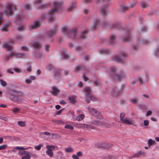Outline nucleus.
Returning <instances> with one entry per match:
<instances>
[{
  "label": "nucleus",
  "instance_id": "53",
  "mask_svg": "<svg viewBox=\"0 0 159 159\" xmlns=\"http://www.w3.org/2000/svg\"><path fill=\"white\" fill-rule=\"evenodd\" d=\"M97 116H95L96 118L98 119H102V117L101 115V114L98 112V113H96Z\"/></svg>",
  "mask_w": 159,
  "mask_h": 159
},
{
  "label": "nucleus",
  "instance_id": "33",
  "mask_svg": "<svg viewBox=\"0 0 159 159\" xmlns=\"http://www.w3.org/2000/svg\"><path fill=\"white\" fill-rule=\"evenodd\" d=\"M141 5L143 8H144L148 6V4L147 3L143 2H141Z\"/></svg>",
  "mask_w": 159,
  "mask_h": 159
},
{
  "label": "nucleus",
  "instance_id": "54",
  "mask_svg": "<svg viewBox=\"0 0 159 159\" xmlns=\"http://www.w3.org/2000/svg\"><path fill=\"white\" fill-rule=\"evenodd\" d=\"M50 48V45L48 44H46L45 46V51L47 52L49 51V48Z\"/></svg>",
  "mask_w": 159,
  "mask_h": 159
},
{
  "label": "nucleus",
  "instance_id": "35",
  "mask_svg": "<svg viewBox=\"0 0 159 159\" xmlns=\"http://www.w3.org/2000/svg\"><path fill=\"white\" fill-rule=\"evenodd\" d=\"M46 148L48 150H54L55 149V147L53 145H47L46 146Z\"/></svg>",
  "mask_w": 159,
  "mask_h": 159
},
{
  "label": "nucleus",
  "instance_id": "42",
  "mask_svg": "<svg viewBox=\"0 0 159 159\" xmlns=\"http://www.w3.org/2000/svg\"><path fill=\"white\" fill-rule=\"evenodd\" d=\"M46 69L48 70H50L53 69V67L51 64H48L47 65Z\"/></svg>",
  "mask_w": 159,
  "mask_h": 159
},
{
  "label": "nucleus",
  "instance_id": "6",
  "mask_svg": "<svg viewBox=\"0 0 159 159\" xmlns=\"http://www.w3.org/2000/svg\"><path fill=\"white\" fill-rule=\"evenodd\" d=\"M84 91L86 93V98H90L91 100H94V98L90 94L91 89L88 87H86L84 89Z\"/></svg>",
  "mask_w": 159,
  "mask_h": 159
},
{
  "label": "nucleus",
  "instance_id": "14",
  "mask_svg": "<svg viewBox=\"0 0 159 159\" xmlns=\"http://www.w3.org/2000/svg\"><path fill=\"white\" fill-rule=\"evenodd\" d=\"M52 91H51V93L53 96H56L57 94L59 92V90L57 88L56 86H53L52 88Z\"/></svg>",
  "mask_w": 159,
  "mask_h": 159
},
{
  "label": "nucleus",
  "instance_id": "63",
  "mask_svg": "<svg viewBox=\"0 0 159 159\" xmlns=\"http://www.w3.org/2000/svg\"><path fill=\"white\" fill-rule=\"evenodd\" d=\"M121 8L123 11H125L127 10L128 7L125 6L123 5L121 7Z\"/></svg>",
  "mask_w": 159,
  "mask_h": 159
},
{
  "label": "nucleus",
  "instance_id": "62",
  "mask_svg": "<svg viewBox=\"0 0 159 159\" xmlns=\"http://www.w3.org/2000/svg\"><path fill=\"white\" fill-rule=\"evenodd\" d=\"M7 73H10L11 74H13V71L10 69H8L7 70Z\"/></svg>",
  "mask_w": 159,
  "mask_h": 159
},
{
  "label": "nucleus",
  "instance_id": "52",
  "mask_svg": "<svg viewBox=\"0 0 159 159\" xmlns=\"http://www.w3.org/2000/svg\"><path fill=\"white\" fill-rule=\"evenodd\" d=\"M21 50L22 51H28V48L26 46H22L21 47Z\"/></svg>",
  "mask_w": 159,
  "mask_h": 159
},
{
  "label": "nucleus",
  "instance_id": "16",
  "mask_svg": "<svg viewBox=\"0 0 159 159\" xmlns=\"http://www.w3.org/2000/svg\"><path fill=\"white\" fill-rule=\"evenodd\" d=\"M10 25V24L7 23L3 26L1 30L2 31L7 32L8 31V27Z\"/></svg>",
  "mask_w": 159,
  "mask_h": 159
},
{
  "label": "nucleus",
  "instance_id": "11",
  "mask_svg": "<svg viewBox=\"0 0 159 159\" xmlns=\"http://www.w3.org/2000/svg\"><path fill=\"white\" fill-rule=\"evenodd\" d=\"M122 123L128 125H133L134 123L132 120L128 118L125 117L121 122Z\"/></svg>",
  "mask_w": 159,
  "mask_h": 159
},
{
  "label": "nucleus",
  "instance_id": "43",
  "mask_svg": "<svg viewBox=\"0 0 159 159\" xmlns=\"http://www.w3.org/2000/svg\"><path fill=\"white\" fill-rule=\"evenodd\" d=\"M80 127L84 128H90L91 127L89 125L85 124H81L80 125Z\"/></svg>",
  "mask_w": 159,
  "mask_h": 159
},
{
  "label": "nucleus",
  "instance_id": "19",
  "mask_svg": "<svg viewBox=\"0 0 159 159\" xmlns=\"http://www.w3.org/2000/svg\"><path fill=\"white\" fill-rule=\"evenodd\" d=\"M76 96L73 95L71 97H69L68 98V100L70 102L72 103H74L75 102V99L76 98Z\"/></svg>",
  "mask_w": 159,
  "mask_h": 159
},
{
  "label": "nucleus",
  "instance_id": "4",
  "mask_svg": "<svg viewBox=\"0 0 159 159\" xmlns=\"http://www.w3.org/2000/svg\"><path fill=\"white\" fill-rule=\"evenodd\" d=\"M12 5L10 4H8L6 6L4 13L6 15L11 16L13 14V9Z\"/></svg>",
  "mask_w": 159,
  "mask_h": 159
},
{
  "label": "nucleus",
  "instance_id": "56",
  "mask_svg": "<svg viewBox=\"0 0 159 159\" xmlns=\"http://www.w3.org/2000/svg\"><path fill=\"white\" fill-rule=\"evenodd\" d=\"M99 23V21L98 20H97L94 22L93 25V27L94 28L98 25Z\"/></svg>",
  "mask_w": 159,
  "mask_h": 159
},
{
  "label": "nucleus",
  "instance_id": "15",
  "mask_svg": "<svg viewBox=\"0 0 159 159\" xmlns=\"http://www.w3.org/2000/svg\"><path fill=\"white\" fill-rule=\"evenodd\" d=\"M107 6L102 7L101 11V13L103 15H106L107 13Z\"/></svg>",
  "mask_w": 159,
  "mask_h": 159
},
{
  "label": "nucleus",
  "instance_id": "7",
  "mask_svg": "<svg viewBox=\"0 0 159 159\" xmlns=\"http://www.w3.org/2000/svg\"><path fill=\"white\" fill-rule=\"evenodd\" d=\"M61 72L63 73V74L66 75H68L69 73V72L68 71L64 70L61 71V70H56L54 71L53 75L54 77L56 78H57L60 76V73Z\"/></svg>",
  "mask_w": 159,
  "mask_h": 159
},
{
  "label": "nucleus",
  "instance_id": "61",
  "mask_svg": "<svg viewBox=\"0 0 159 159\" xmlns=\"http://www.w3.org/2000/svg\"><path fill=\"white\" fill-rule=\"evenodd\" d=\"M87 32L86 31H84L82 32L81 35L80 36V38L82 39H84V36L85 35L86 33H87Z\"/></svg>",
  "mask_w": 159,
  "mask_h": 159
},
{
  "label": "nucleus",
  "instance_id": "27",
  "mask_svg": "<svg viewBox=\"0 0 159 159\" xmlns=\"http://www.w3.org/2000/svg\"><path fill=\"white\" fill-rule=\"evenodd\" d=\"M137 81H138L140 84H142L143 82L142 80H130V83L132 84H135Z\"/></svg>",
  "mask_w": 159,
  "mask_h": 159
},
{
  "label": "nucleus",
  "instance_id": "36",
  "mask_svg": "<svg viewBox=\"0 0 159 159\" xmlns=\"http://www.w3.org/2000/svg\"><path fill=\"white\" fill-rule=\"evenodd\" d=\"M65 128L66 129H69L71 130H73L74 129V127L69 124H67L65 126Z\"/></svg>",
  "mask_w": 159,
  "mask_h": 159
},
{
  "label": "nucleus",
  "instance_id": "64",
  "mask_svg": "<svg viewBox=\"0 0 159 159\" xmlns=\"http://www.w3.org/2000/svg\"><path fill=\"white\" fill-rule=\"evenodd\" d=\"M144 124L145 126H148L149 124L148 121L147 120H145L144 121Z\"/></svg>",
  "mask_w": 159,
  "mask_h": 159
},
{
  "label": "nucleus",
  "instance_id": "40",
  "mask_svg": "<svg viewBox=\"0 0 159 159\" xmlns=\"http://www.w3.org/2000/svg\"><path fill=\"white\" fill-rule=\"evenodd\" d=\"M43 146L42 144H39L38 146H36L34 147L35 149L38 151L40 150L41 149V147Z\"/></svg>",
  "mask_w": 159,
  "mask_h": 159
},
{
  "label": "nucleus",
  "instance_id": "58",
  "mask_svg": "<svg viewBox=\"0 0 159 159\" xmlns=\"http://www.w3.org/2000/svg\"><path fill=\"white\" fill-rule=\"evenodd\" d=\"M2 16V13H0V26L2 24L3 22Z\"/></svg>",
  "mask_w": 159,
  "mask_h": 159
},
{
  "label": "nucleus",
  "instance_id": "34",
  "mask_svg": "<svg viewBox=\"0 0 159 159\" xmlns=\"http://www.w3.org/2000/svg\"><path fill=\"white\" fill-rule=\"evenodd\" d=\"M76 3L75 2L72 3L68 8V10L69 11H71L72 9L76 6Z\"/></svg>",
  "mask_w": 159,
  "mask_h": 159
},
{
  "label": "nucleus",
  "instance_id": "48",
  "mask_svg": "<svg viewBox=\"0 0 159 159\" xmlns=\"http://www.w3.org/2000/svg\"><path fill=\"white\" fill-rule=\"evenodd\" d=\"M93 123L95 125H102V123L101 121H96L94 122Z\"/></svg>",
  "mask_w": 159,
  "mask_h": 159
},
{
  "label": "nucleus",
  "instance_id": "1",
  "mask_svg": "<svg viewBox=\"0 0 159 159\" xmlns=\"http://www.w3.org/2000/svg\"><path fill=\"white\" fill-rule=\"evenodd\" d=\"M53 8L51 9L48 12V16L49 20L52 21L54 19V14L55 12L58 11L61 9L63 3H60L59 2L55 1L53 3Z\"/></svg>",
  "mask_w": 159,
  "mask_h": 159
},
{
  "label": "nucleus",
  "instance_id": "22",
  "mask_svg": "<svg viewBox=\"0 0 159 159\" xmlns=\"http://www.w3.org/2000/svg\"><path fill=\"white\" fill-rule=\"evenodd\" d=\"M24 17V16L21 13H19L17 15L16 19L17 20H20Z\"/></svg>",
  "mask_w": 159,
  "mask_h": 159
},
{
  "label": "nucleus",
  "instance_id": "60",
  "mask_svg": "<svg viewBox=\"0 0 159 159\" xmlns=\"http://www.w3.org/2000/svg\"><path fill=\"white\" fill-rule=\"evenodd\" d=\"M62 57L63 59H66L68 58V56L67 54L65 53L62 55Z\"/></svg>",
  "mask_w": 159,
  "mask_h": 159
},
{
  "label": "nucleus",
  "instance_id": "41",
  "mask_svg": "<svg viewBox=\"0 0 159 159\" xmlns=\"http://www.w3.org/2000/svg\"><path fill=\"white\" fill-rule=\"evenodd\" d=\"M31 157L29 154H26V155L22 157V159H30Z\"/></svg>",
  "mask_w": 159,
  "mask_h": 159
},
{
  "label": "nucleus",
  "instance_id": "46",
  "mask_svg": "<svg viewBox=\"0 0 159 159\" xmlns=\"http://www.w3.org/2000/svg\"><path fill=\"white\" fill-rule=\"evenodd\" d=\"M130 101L132 103L136 104L137 103V100L135 98H134L130 100Z\"/></svg>",
  "mask_w": 159,
  "mask_h": 159
},
{
  "label": "nucleus",
  "instance_id": "32",
  "mask_svg": "<svg viewBox=\"0 0 159 159\" xmlns=\"http://www.w3.org/2000/svg\"><path fill=\"white\" fill-rule=\"evenodd\" d=\"M81 66H77L75 68L74 72L75 73H77L81 70Z\"/></svg>",
  "mask_w": 159,
  "mask_h": 159
},
{
  "label": "nucleus",
  "instance_id": "8",
  "mask_svg": "<svg viewBox=\"0 0 159 159\" xmlns=\"http://www.w3.org/2000/svg\"><path fill=\"white\" fill-rule=\"evenodd\" d=\"M10 55H12V57L14 56L18 58H22L25 56V54L23 53H16L13 51L10 52Z\"/></svg>",
  "mask_w": 159,
  "mask_h": 159
},
{
  "label": "nucleus",
  "instance_id": "21",
  "mask_svg": "<svg viewBox=\"0 0 159 159\" xmlns=\"http://www.w3.org/2000/svg\"><path fill=\"white\" fill-rule=\"evenodd\" d=\"M116 39V37L113 35H111L110 38V44H113L115 42V40Z\"/></svg>",
  "mask_w": 159,
  "mask_h": 159
},
{
  "label": "nucleus",
  "instance_id": "30",
  "mask_svg": "<svg viewBox=\"0 0 159 159\" xmlns=\"http://www.w3.org/2000/svg\"><path fill=\"white\" fill-rule=\"evenodd\" d=\"M73 150L71 147H69L65 149V151L66 152H71L73 151Z\"/></svg>",
  "mask_w": 159,
  "mask_h": 159
},
{
  "label": "nucleus",
  "instance_id": "12",
  "mask_svg": "<svg viewBox=\"0 0 159 159\" xmlns=\"http://www.w3.org/2000/svg\"><path fill=\"white\" fill-rule=\"evenodd\" d=\"M120 90H117L116 88H113L111 90L112 95L115 97H117L120 94Z\"/></svg>",
  "mask_w": 159,
  "mask_h": 159
},
{
  "label": "nucleus",
  "instance_id": "49",
  "mask_svg": "<svg viewBox=\"0 0 159 159\" xmlns=\"http://www.w3.org/2000/svg\"><path fill=\"white\" fill-rule=\"evenodd\" d=\"M93 83L96 86H99L100 84L99 80H94Z\"/></svg>",
  "mask_w": 159,
  "mask_h": 159
},
{
  "label": "nucleus",
  "instance_id": "9",
  "mask_svg": "<svg viewBox=\"0 0 159 159\" xmlns=\"http://www.w3.org/2000/svg\"><path fill=\"white\" fill-rule=\"evenodd\" d=\"M130 32L128 30L125 34V35L123 38V41L125 42H128L130 41L131 38Z\"/></svg>",
  "mask_w": 159,
  "mask_h": 159
},
{
  "label": "nucleus",
  "instance_id": "39",
  "mask_svg": "<svg viewBox=\"0 0 159 159\" xmlns=\"http://www.w3.org/2000/svg\"><path fill=\"white\" fill-rule=\"evenodd\" d=\"M18 124L21 127H24L25 126V122L22 121H19L17 122Z\"/></svg>",
  "mask_w": 159,
  "mask_h": 159
},
{
  "label": "nucleus",
  "instance_id": "37",
  "mask_svg": "<svg viewBox=\"0 0 159 159\" xmlns=\"http://www.w3.org/2000/svg\"><path fill=\"white\" fill-rule=\"evenodd\" d=\"M13 70L15 71L17 73H20L21 72V70L20 68H19L16 67H14Z\"/></svg>",
  "mask_w": 159,
  "mask_h": 159
},
{
  "label": "nucleus",
  "instance_id": "2",
  "mask_svg": "<svg viewBox=\"0 0 159 159\" xmlns=\"http://www.w3.org/2000/svg\"><path fill=\"white\" fill-rule=\"evenodd\" d=\"M110 71L111 73V78L114 80H121L125 78V76L124 74H117L116 73V70L113 67L109 68Z\"/></svg>",
  "mask_w": 159,
  "mask_h": 159
},
{
  "label": "nucleus",
  "instance_id": "38",
  "mask_svg": "<svg viewBox=\"0 0 159 159\" xmlns=\"http://www.w3.org/2000/svg\"><path fill=\"white\" fill-rule=\"evenodd\" d=\"M12 111L15 114L16 112H19L20 109L17 107H14L12 110Z\"/></svg>",
  "mask_w": 159,
  "mask_h": 159
},
{
  "label": "nucleus",
  "instance_id": "3",
  "mask_svg": "<svg viewBox=\"0 0 159 159\" xmlns=\"http://www.w3.org/2000/svg\"><path fill=\"white\" fill-rule=\"evenodd\" d=\"M126 53L124 52H121L119 56L115 55L114 56L112 60L113 61L117 62L123 63L125 59L126 56Z\"/></svg>",
  "mask_w": 159,
  "mask_h": 159
},
{
  "label": "nucleus",
  "instance_id": "59",
  "mask_svg": "<svg viewBox=\"0 0 159 159\" xmlns=\"http://www.w3.org/2000/svg\"><path fill=\"white\" fill-rule=\"evenodd\" d=\"M0 83L2 85V86H6V82L3 80H0Z\"/></svg>",
  "mask_w": 159,
  "mask_h": 159
},
{
  "label": "nucleus",
  "instance_id": "47",
  "mask_svg": "<svg viewBox=\"0 0 159 159\" xmlns=\"http://www.w3.org/2000/svg\"><path fill=\"white\" fill-rule=\"evenodd\" d=\"M7 147V146L5 144L2 145L0 146V150H4Z\"/></svg>",
  "mask_w": 159,
  "mask_h": 159
},
{
  "label": "nucleus",
  "instance_id": "13",
  "mask_svg": "<svg viewBox=\"0 0 159 159\" xmlns=\"http://www.w3.org/2000/svg\"><path fill=\"white\" fill-rule=\"evenodd\" d=\"M88 110L89 111V112L94 116H97V115L96 114V113H98V112L95 109L89 107L88 108Z\"/></svg>",
  "mask_w": 159,
  "mask_h": 159
},
{
  "label": "nucleus",
  "instance_id": "23",
  "mask_svg": "<svg viewBox=\"0 0 159 159\" xmlns=\"http://www.w3.org/2000/svg\"><path fill=\"white\" fill-rule=\"evenodd\" d=\"M50 134V133L48 132H41L39 134L40 137L41 138H44L45 137V135H49Z\"/></svg>",
  "mask_w": 159,
  "mask_h": 159
},
{
  "label": "nucleus",
  "instance_id": "20",
  "mask_svg": "<svg viewBox=\"0 0 159 159\" xmlns=\"http://www.w3.org/2000/svg\"><path fill=\"white\" fill-rule=\"evenodd\" d=\"M10 99L17 102H19L21 101V99L20 98H18L16 96L10 97Z\"/></svg>",
  "mask_w": 159,
  "mask_h": 159
},
{
  "label": "nucleus",
  "instance_id": "29",
  "mask_svg": "<svg viewBox=\"0 0 159 159\" xmlns=\"http://www.w3.org/2000/svg\"><path fill=\"white\" fill-rule=\"evenodd\" d=\"M154 141H153L152 139H148V146H149V147H150L152 144H154Z\"/></svg>",
  "mask_w": 159,
  "mask_h": 159
},
{
  "label": "nucleus",
  "instance_id": "10",
  "mask_svg": "<svg viewBox=\"0 0 159 159\" xmlns=\"http://www.w3.org/2000/svg\"><path fill=\"white\" fill-rule=\"evenodd\" d=\"M57 32V29L55 28L48 32L47 34V36L48 38L52 37L53 35L55 34Z\"/></svg>",
  "mask_w": 159,
  "mask_h": 159
},
{
  "label": "nucleus",
  "instance_id": "26",
  "mask_svg": "<svg viewBox=\"0 0 159 159\" xmlns=\"http://www.w3.org/2000/svg\"><path fill=\"white\" fill-rule=\"evenodd\" d=\"M98 52L101 54H106L108 53L109 52V51L108 50H105L103 49H101L99 50Z\"/></svg>",
  "mask_w": 159,
  "mask_h": 159
},
{
  "label": "nucleus",
  "instance_id": "51",
  "mask_svg": "<svg viewBox=\"0 0 159 159\" xmlns=\"http://www.w3.org/2000/svg\"><path fill=\"white\" fill-rule=\"evenodd\" d=\"M68 30V28L66 26L64 27H63L62 29V32L63 33H65Z\"/></svg>",
  "mask_w": 159,
  "mask_h": 159
},
{
  "label": "nucleus",
  "instance_id": "31",
  "mask_svg": "<svg viewBox=\"0 0 159 159\" xmlns=\"http://www.w3.org/2000/svg\"><path fill=\"white\" fill-rule=\"evenodd\" d=\"M84 118V116L82 114L79 115L77 118V120L80 121L82 120Z\"/></svg>",
  "mask_w": 159,
  "mask_h": 159
},
{
  "label": "nucleus",
  "instance_id": "50",
  "mask_svg": "<svg viewBox=\"0 0 159 159\" xmlns=\"http://www.w3.org/2000/svg\"><path fill=\"white\" fill-rule=\"evenodd\" d=\"M25 9L29 10L31 9V7L30 5L28 4H26L25 5L24 7Z\"/></svg>",
  "mask_w": 159,
  "mask_h": 159
},
{
  "label": "nucleus",
  "instance_id": "28",
  "mask_svg": "<svg viewBox=\"0 0 159 159\" xmlns=\"http://www.w3.org/2000/svg\"><path fill=\"white\" fill-rule=\"evenodd\" d=\"M105 159H117V157L115 156L109 155L106 156Z\"/></svg>",
  "mask_w": 159,
  "mask_h": 159
},
{
  "label": "nucleus",
  "instance_id": "45",
  "mask_svg": "<svg viewBox=\"0 0 159 159\" xmlns=\"http://www.w3.org/2000/svg\"><path fill=\"white\" fill-rule=\"evenodd\" d=\"M76 29H75L73 30L70 31V32L71 34H73L74 35V37L76 35Z\"/></svg>",
  "mask_w": 159,
  "mask_h": 159
},
{
  "label": "nucleus",
  "instance_id": "55",
  "mask_svg": "<svg viewBox=\"0 0 159 159\" xmlns=\"http://www.w3.org/2000/svg\"><path fill=\"white\" fill-rule=\"evenodd\" d=\"M27 153V152L26 151H20L18 153V154L19 155H25Z\"/></svg>",
  "mask_w": 159,
  "mask_h": 159
},
{
  "label": "nucleus",
  "instance_id": "44",
  "mask_svg": "<svg viewBox=\"0 0 159 159\" xmlns=\"http://www.w3.org/2000/svg\"><path fill=\"white\" fill-rule=\"evenodd\" d=\"M125 116V114L123 113H121L120 114V118L121 122L124 120V117Z\"/></svg>",
  "mask_w": 159,
  "mask_h": 159
},
{
  "label": "nucleus",
  "instance_id": "5",
  "mask_svg": "<svg viewBox=\"0 0 159 159\" xmlns=\"http://www.w3.org/2000/svg\"><path fill=\"white\" fill-rule=\"evenodd\" d=\"M13 43L11 41L4 42L2 45L3 48H5L7 51H11L12 50Z\"/></svg>",
  "mask_w": 159,
  "mask_h": 159
},
{
  "label": "nucleus",
  "instance_id": "25",
  "mask_svg": "<svg viewBox=\"0 0 159 159\" xmlns=\"http://www.w3.org/2000/svg\"><path fill=\"white\" fill-rule=\"evenodd\" d=\"M46 153L50 157H52L53 156V152L52 150L48 149L46 151Z\"/></svg>",
  "mask_w": 159,
  "mask_h": 159
},
{
  "label": "nucleus",
  "instance_id": "17",
  "mask_svg": "<svg viewBox=\"0 0 159 159\" xmlns=\"http://www.w3.org/2000/svg\"><path fill=\"white\" fill-rule=\"evenodd\" d=\"M39 26V23L38 22H36L31 26V28L32 29H34L38 28Z\"/></svg>",
  "mask_w": 159,
  "mask_h": 159
},
{
  "label": "nucleus",
  "instance_id": "18",
  "mask_svg": "<svg viewBox=\"0 0 159 159\" xmlns=\"http://www.w3.org/2000/svg\"><path fill=\"white\" fill-rule=\"evenodd\" d=\"M33 47L35 48H39L41 47V44L39 42H36L33 43Z\"/></svg>",
  "mask_w": 159,
  "mask_h": 159
},
{
  "label": "nucleus",
  "instance_id": "24",
  "mask_svg": "<svg viewBox=\"0 0 159 159\" xmlns=\"http://www.w3.org/2000/svg\"><path fill=\"white\" fill-rule=\"evenodd\" d=\"M12 57V55H10V52L9 53V55H5L4 57L3 60L6 61H8L10 59V58Z\"/></svg>",
  "mask_w": 159,
  "mask_h": 159
},
{
  "label": "nucleus",
  "instance_id": "57",
  "mask_svg": "<svg viewBox=\"0 0 159 159\" xmlns=\"http://www.w3.org/2000/svg\"><path fill=\"white\" fill-rule=\"evenodd\" d=\"M17 30L20 31H22L24 30V27L23 26L19 25L17 28Z\"/></svg>",
  "mask_w": 159,
  "mask_h": 159
}]
</instances>
